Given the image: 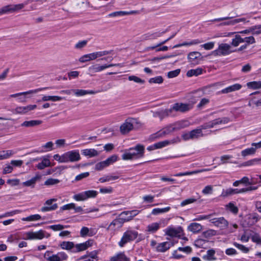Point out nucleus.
I'll use <instances>...</instances> for the list:
<instances>
[{
	"mask_svg": "<svg viewBox=\"0 0 261 261\" xmlns=\"http://www.w3.org/2000/svg\"><path fill=\"white\" fill-rule=\"evenodd\" d=\"M144 146L140 144H137L134 147L130 148L128 152H125L122 155L123 160L139 159L144 156Z\"/></svg>",
	"mask_w": 261,
	"mask_h": 261,
	"instance_id": "f257e3e1",
	"label": "nucleus"
},
{
	"mask_svg": "<svg viewBox=\"0 0 261 261\" xmlns=\"http://www.w3.org/2000/svg\"><path fill=\"white\" fill-rule=\"evenodd\" d=\"M251 239L252 242L257 245H261V237L260 234L251 229L246 230L241 237L243 242H247Z\"/></svg>",
	"mask_w": 261,
	"mask_h": 261,
	"instance_id": "f03ea898",
	"label": "nucleus"
},
{
	"mask_svg": "<svg viewBox=\"0 0 261 261\" xmlns=\"http://www.w3.org/2000/svg\"><path fill=\"white\" fill-rule=\"evenodd\" d=\"M245 42V45L248 46L250 44H253L255 42V40L253 36L249 37H244V35L236 34L234 38L232 39L231 45L233 46L237 47L241 43Z\"/></svg>",
	"mask_w": 261,
	"mask_h": 261,
	"instance_id": "7ed1b4c3",
	"label": "nucleus"
},
{
	"mask_svg": "<svg viewBox=\"0 0 261 261\" xmlns=\"http://www.w3.org/2000/svg\"><path fill=\"white\" fill-rule=\"evenodd\" d=\"M231 45L227 43H221L218 48L212 52V55L214 56H225L234 52L231 50Z\"/></svg>",
	"mask_w": 261,
	"mask_h": 261,
	"instance_id": "20e7f679",
	"label": "nucleus"
},
{
	"mask_svg": "<svg viewBox=\"0 0 261 261\" xmlns=\"http://www.w3.org/2000/svg\"><path fill=\"white\" fill-rule=\"evenodd\" d=\"M229 121L230 119L228 117L219 118L204 123L203 124L200 125L199 127L202 131V129L211 128L217 125L227 123Z\"/></svg>",
	"mask_w": 261,
	"mask_h": 261,
	"instance_id": "39448f33",
	"label": "nucleus"
},
{
	"mask_svg": "<svg viewBox=\"0 0 261 261\" xmlns=\"http://www.w3.org/2000/svg\"><path fill=\"white\" fill-rule=\"evenodd\" d=\"M182 228L181 226H178L177 228L169 227L166 229V235L170 237L172 239L171 245H174L178 243L176 240H177L180 234L182 233Z\"/></svg>",
	"mask_w": 261,
	"mask_h": 261,
	"instance_id": "423d86ee",
	"label": "nucleus"
},
{
	"mask_svg": "<svg viewBox=\"0 0 261 261\" xmlns=\"http://www.w3.org/2000/svg\"><path fill=\"white\" fill-rule=\"evenodd\" d=\"M98 195V192L95 190H88L75 194L73 198L77 201H85L89 198H95Z\"/></svg>",
	"mask_w": 261,
	"mask_h": 261,
	"instance_id": "0eeeda50",
	"label": "nucleus"
},
{
	"mask_svg": "<svg viewBox=\"0 0 261 261\" xmlns=\"http://www.w3.org/2000/svg\"><path fill=\"white\" fill-rule=\"evenodd\" d=\"M194 103H195V101L193 102L192 103L177 102L172 105L170 108V110H171V113L173 111L180 112L182 113L186 112L192 109Z\"/></svg>",
	"mask_w": 261,
	"mask_h": 261,
	"instance_id": "6e6552de",
	"label": "nucleus"
},
{
	"mask_svg": "<svg viewBox=\"0 0 261 261\" xmlns=\"http://www.w3.org/2000/svg\"><path fill=\"white\" fill-rule=\"evenodd\" d=\"M217 234V231L213 229H208L203 231L202 233L201 237L202 238L197 239L195 241L194 245L198 244H205L208 242V239H211L212 237Z\"/></svg>",
	"mask_w": 261,
	"mask_h": 261,
	"instance_id": "1a4fd4ad",
	"label": "nucleus"
},
{
	"mask_svg": "<svg viewBox=\"0 0 261 261\" xmlns=\"http://www.w3.org/2000/svg\"><path fill=\"white\" fill-rule=\"evenodd\" d=\"M138 233L135 230H127L125 232L119 242V245H124L135 240Z\"/></svg>",
	"mask_w": 261,
	"mask_h": 261,
	"instance_id": "9d476101",
	"label": "nucleus"
},
{
	"mask_svg": "<svg viewBox=\"0 0 261 261\" xmlns=\"http://www.w3.org/2000/svg\"><path fill=\"white\" fill-rule=\"evenodd\" d=\"M24 7V5L23 4L9 5L4 6L0 9V15L16 11L23 8Z\"/></svg>",
	"mask_w": 261,
	"mask_h": 261,
	"instance_id": "9b49d317",
	"label": "nucleus"
},
{
	"mask_svg": "<svg viewBox=\"0 0 261 261\" xmlns=\"http://www.w3.org/2000/svg\"><path fill=\"white\" fill-rule=\"evenodd\" d=\"M24 7V5L23 4L9 5L4 6L0 9V15L16 11L23 8Z\"/></svg>",
	"mask_w": 261,
	"mask_h": 261,
	"instance_id": "f8f14e48",
	"label": "nucleus"
},
{
	"mask_svg": "<svg viewBox=\"0 0 261 261\" xmlns=\"http://www.w3.org/2000/svg\"><path fill=\"white\" fill-rule=\"evenodd\" d=\"M57 200V199L56 198L47 200L44 203V205L41 207V211L42 212H46L56 210L58 207V204L57 203H53Z\"/></svg>",
	"mask_w": 261,
	"mask_h": 261,
	"instance_id": "ddd939ff",
	"label": "nucleus"
},
{
	"mask_svg": "<svg viewBox=\"0 0 261 261\" xmlns=\"http://www.w3.org/2000/svg\"><path fill=\"white\" fill-rule=\"evenodd\" d=\"M133 119H127L120 127V131L123 135L128 133L134 128Z\"/></svg>",
	"mask_w": 261,
	"mask_h": 261,
	"instance_id": "4468645a",
	"label": "nucleus"
},
{
	"mask_svg": "<svg viewBox=\"0 0 261 261\" xmlns=\"http://www.w3.org/2000/svg\"><path fill=\"white\" fill-rule=\"evenodd\" d=\"M113 66H119L122 67V65L120 64H105L101 66H99L97 64L92 65L89 68V70L92 72H98L102 71L107 68L113 67Z\"/></svg>",
	"mask_w": 261,
	"mask_h": 261,
	"instance_id": "2eb2a0df",
	"label": "nucleus"
},
{
	"mask_svg": "<svg viewBox=\"0 0 261 261\" xmlns=\"http://www.w3.org/2000/svg\"><path fill=\"white\" fill-rule=\"evenodd\" d=\"M180 141V139L179 137H176L170 140H164L163 141L159 142L154 144V146L155 149L162 148L171 144H174L178 143Z\"/></svg>",
	"mask_w": 261,
	"mask_h": 261,
	"instance_id": "dca6fc26",
	"label": "nucleus"
},
{
	"mask_svg": "<svg viewBox=\"0 0 261 261\" xmlns=\"http://www.w3.org/2000/svg\"><path fill=\"white\" fill-rule=\"evenodd\" d=\"M45 237V231L40 230L38 231H30L26 233V237L29 240H41Z\"/></svg>",
	"mask_w": 261,
	"mask_h": 261,
	"instance_id": "f3484780",
	"label": "nucleus"
},
{
	"mask_svg": "<svg viewBox=\"0 0 261 261\" xmlns=\"http://www.w3.org/2000/svg\"><path fill=\"white\" fill-rule=\"evenodd\" d=\"M125 220L123 218L115 219L110 223L108 229L112 230L118 229L122 226Z\"/></svg>",
	"mask_w": 261,
	"mask_h": 261,
	"instance_id": "a211bd4d",
	"label": "nucleus"
},
{
	"mask_svg": "<svg viewBox=\"0 0 261 261\" xmlns=\"http://www.w3.org/2000/svg\"><path fill=\"white\" fill-rule=\"evenodd\" d=\"M37 108V105H28L25 107H17L13 111L14 113L19 114H25L29 111L34 110Z\"/></svg>",
	"mask_w": 261,
	"mask_h": 261,
	"instance_id": "6ab92c4d",
	"label": "nucleus"
},
{
	"mask_svg": "<svg viewBox=\"0 0 261 261\" xmlns=\"http://www.w3.org/2000/svg\"><path fill=\"white\" fill-rule=\"evenodd\" d=\"M201 56V54L200 52L198 51H192L190 52L188 55V62L191 64L196 65L198 64V60L200 59V58Z\"/></svg>",
	"mask_w": 261,
	"mask_h": 261,
	"instance_id": "aec40b11",
	"label": "nucleus"
},
{
	"mask_svg": "<svg viewBox=\"0 0 261 261\" xmlns=\"http://www.w3.org/2000/svg\"><path fill=\"white\" fill-rule=\"evenodd\" d=\"M211 221L215 226L222 229L228 225V222L223 217L213 218Z\"/></svg>",
	"mask_w": 261,
	"mask_h": 261,
	"instance_id": "412c9836",
	"label": "nucleus"
},
{
	"mask_svg": "<svg viewBox=\"0 0 261 261\" xmlns=\"http://www.w3.org/2000/svg\"><path fill=\"white\" fill-rule=\"evenodd\" d=\"M89 246H63L62 248L71 252H77L85 250Z\"/></svg>",
	"mask_w": 261,
	"mask_h": 261,
	"instance_id": "4be33fe9",
	"label": "nucleus"
},
{
	"mask_svg": "<svg viewBox=\"0 0 261 261\" xmlns=\"http://www.w3.org/2000/svg\"><path fill=\"white\" fill-rule=\"evenodd\" d=\"M242 87V85L240 84H235L222 89L220 92H219V93L223 94L228 93L235 91L239 90L241 89Z\"/></svg>",
	"mask_w": 261,
	"mask_h": 261,
	"instance_id": "5701e85b",
	"label": "nucleus"
},
{
	"mask_svg": "<svg viewBox=\"0 0 261 261\" xmlns=\"http://www.w3.org/2000/svg\"><path fill=\"white\" fill-rule=\"evenodd\" d=\"M47 89H52V88L51 87H44V88H39V89H36L34 90H29L27 92H20V93L12 94L10 95V96L11 97H16L19 96H22V95L24 96L27 94L35 93L38 91H40L41 90Z\"/></svg>",
	"mask_w": 261,
	"mask_h": 261,
	"instance_id": "b1692460",
	"label": "nucleus"
},
{
	"mask_svg": "<svg viewBox=\"0 0 261 261\" xmlns=\"http://www.w3.org/2000/svg\"><path fill=\"white\" fill-rule=\"evenodd\" d=\"M69 160L70 162H74L79 161L81 159L80 154L78 151L72 150L68 151Z\"/></svg>",
	"mask_w": 261,
	"mask_h": 261,
	"instance_id": "393cba45",
	"label": "nucleus"
},
{
	"mask_svg": "<svg viewBox=\"0 0 261 261\" xmlns=\"http://www.w3.org/2000/svg\"><path fill=\"white\" fill-rule=\"evenodd\" d=\"M173 126L175 131L179 130L181 129L187 127L189 126V123L188 121L186 120H182L177 121L173 124H172Z\"/></svg>",
	"mask_w": 261,
	"mask_h": 261,
	"instance_id": "a878e982",
	"label": "nucleus"
},
{
	"mask_svg": "<svg viewBox=\"0 0 261 261\" xmlns=\"http://www.w3.org/2000/svg\"><path fill=\"white\" fill-rule=\"evenodd\" d=\"M202 229V226L200 224L196 222L191 223L188 226V230L194 233L199 232Z\"/></svg>",
	"mask_w": 261,
	"mask_h": 261,
	"instance_id": "bb28decb",
	"label": "nucleus"
},
{
	"mask_svg": "<svg viewBox=\"0 0 261 261\" xmlns=\"http://www.w3.org/2000/svg\"><path fill=\"white\" fill-rule=\"evenodd\" d=\"M202 258L204 260L212 261L216 259L215 257V250L214 249H209L206 251V253L202 256Z\"/></svg>",
	"mask_w": 261,
	"mask_h": 261,
	"instance_id": "cd10ccee",
	"label": "nucleus"
},
{
	"mask_svg": "<svg viewBox=\"0 0 261 261\" xmlns=\"http://www.w3.org/2000/svg\"><path fill=\"white\" fill-rule=\"evenodd\" d=\"M171 114V110L165 109L160 111H157L154 113L153 116L154 117H159L161 120L163 119L164 118L166 117H168Z\"/></svg>",
	"mask_w": 261,
	"mask_h": 261,
	"instance_id": "c85d7f7f",
	"label": "nucleus"
},
{
	"mask_svg": "<svg viewBox=\"0 0 261 261\" xmlns=\"http://www.w3.org/2000/svg\"><path fill=\"white\" fill-rule=\"evenodd\" d=\"M41 176L40 175H36L32 177L31 179L22 182V185L24 187H30L34 188L35 185L37 180H39Z\"/></svg>",
	"mask_w": 261,
	"mask_h": 261,
	"instance_id": "c756f323",
	"label": "nucleus"
},
{
	"mask_svg": "<svg viewBox=\"0 0 261 261\" xmlns=\"http://www.w3.org/2000/svg\"><path fill=\"white\" fill-rule=\"evenodd\" d=\"M139 213L140 211L138 210L124 211L121 213V215H128V216L127 218H123L125 220V222H126L132 220L135 216H137Z\"/></svg>",
	"mask_w": 261,
	"mask_h": 261,
	"instance_id": "7c9ffc66",
	"label": "nucleus"
},
{
	"mask_svg": "<svg viewBox=\"0 0 261 261\" xmlns=\"http://www.w3.org/2000/svg\"><path fill=\"white\" fill-rule=\"evenodd\" d=\"M260 217L258 216V215L256 213H253L252 215H250V216L247 218V225L248 226H252L255 224L259 219Z\"/></svg>",
	"mask_w": 261,
	"mask_h": 261,
	"instance_id": "2f4dec72",
	"label": "nucleus"
},
{
	"mask_svg": "<svg viewBox=\"0 0 261 261\" xmlns=\"http://www.w3.org/2000/svg\"><path fill=\"white\" fill-rule=\"evenodd\" d=\"M136 13V11H116L112 12L109 14V16L112 17H117V16H122L124 15H127L130 14H133Z\"/></svg>",
	"mask_w": 261,
	"mask_h": 261,
	"instance_id": "473e14b6",
	"label": "nucleus"
},
{
	"mask_svg": "<svg viewBox=\"0 0 261 261\" xmlns=\"http://www.w3.org/2000/svg\"><path fill=\"white\" fill-rule=\"evenodd\" d=\"M19 238L18 236L15 234L10 235L7 239V242L10 243H14V244H18V245H26L27 243L24 241H21L20 242H18Z\"/></svg>",
	"mask_w": 261,
	"mask_h": 261,
	"instance_id": "72a5a7b5",
	"label": "nucleus"
},
{
	"mask_svg": "<svg viewBox=\"0 0 261 261\" xmlns=\"http://www.w3.org/2000/svg\"><path fill=\"white\" fill-rule=\"evenodd\" d=\"M42 123V121L39 120H32L30 121H24L21 125L25 127H33L35 126L39 125Z\"/></svg>",
	"mask_w": 261,
	"mask_h": 261,
	"instance_id": "f704fd0d",
	"label": "nucleus"
},
{
	"mask_svg": "<svg viewBox=\"0 0 261 261\" xmlns=\"http://www.w3.org/2000/svg\"><path fill=\"white\" fill-rule=\"evenodd\" d=\"M82 153L85 156H88L90 158L96 156L99 153L95 149H86L82 151Z\"/></svg>",
	"mask_w": 261,
	"mask_h": 261,
	"instance_id": "c9c22d12",
	"label": "nucleus"
},
{
	"mask_svg": "<svg viewBox=\"0 0 261 261\" xmlns=\"http://www.w3.org/2000/svg\"><path fill=\"white\" fill-rule=\"evenodd\" d=\"M72 92L74 93V94L77 96H81L88 94H94L96 93V92L93 90H85L82 89H78L74 90L72 89Z\"/></svg>",
	"mask_w": 261,
	"mask_h": 261,
	"instance_id": "e433bc0d",
	"label": "nucleus"
},
{
	"mask_svg": "<svg viewBox=\"0 0 261 261\" xmlns=\"http://www.w3.org/2000/svg\"><path fill=\"white\" fill-rule=\"evenodd\" d=\"M111 261H130L129 258L127 257L123 253H119L116 255L111 258Z\"/></svg>",
	"mask_w": 261,
	"mask_h": 261,
	"instance_id": "4c0bfd02",
	"label": "nucleus"
},
{
	"mask_svg": "<svg viewBox=\"0 0 261 261\" xmlns=\"http://www.w3.org/2000/svg\"><path fill=\"white\" fill-rule=\"evenodd\" d=\"M259 29H261L260 24L252 26L247 29L238 32L237 34L241 35H244V34L248 35L251 34V32H253L254 30Z\"/></svg>",
	"mask_w": 261,
	"mask_h": 261,
	"instance_id": "58836bf2",
	"label": "nucleus"
},
{
	"mask_svg": "<svg viewBox=\"0 0 261 261\" xmlns=\"http://www.w3.org/2000/svg\"><path fill=\"white\" fill-rule=\"evenodd\" d=\"M202 42V41H200L199 39H194L189 42H184L182 43L177 44L174 45L173 47V48H177V47H181L182 46H188V45L198 44Z\"/></svg>",
	"mask_w": 261,
	"mask_h": 261,
	"instance_id": "ea45409f",
	"label": "nucleus"
},
{
	"mask_svg": "<svg viewBox=\"0 0 261 261\" xmlns=\"http://www.w3.org/2000/svg\"><path fill=\"white\" fill-rule=\"evenodd\" d=\"M192 139H197L199 137H203L204 136L202 133V131L198 127L197 128L193 129L191 131Z\"/></svg>",
	"mask_w": 261,
	"mask_h": 261,
	"instance_id": "a19ab883",
	"label": "nucleus"
},
{
	"mask_svg": "<svg viewBox=\"0 0 261 261\" xmlns=\"http://www.w3.org/2000/svg\"><path fill=\"white\" fill-rule=\"evenodd\" d=\"M65 99L64 97L59 96H44L42 98V100L43 101H46L48 100H51L53 101H60Z\"/></svg>",
	"mask_w": 261,
	"mask_h": 261,
	"instance_id": "79ce46f5",
	"label": "nucleus"
},
{
	"mask_svg": "<svg viewBox=\"0 0 261 261\" xmlns=\"http://www.w3.org/2000/svg\"><path fill=\"white\" fill-rule=\"evenodd\" d=\"M164 136H165V135L163 133V130L162 129L150 135L149 140L151 141H153L156 139L163 138Z\"/></svg>",
	"mask_w": 261,
	"mask_h": 261,
	"instance_id": "37998d69",
	"label": "nucleus"
},
{
	"mask_svg": "<svg viewBox=\"0 0 261 261\" xmlns=\"http://www.w3.org/2000/svg\"><path fill=\"white\" fill-rule=\"evenodd\" d=\"M202 73V69L198 68L195 69H191L187 72V75L188 77H191L193 75L198 76Z\"/></svg>",
	"mask_w": 261,
	"mask_h": 261,
	"instance_id": "c03bdc74",
	"label": "nucleus"
},
{
	"mask_svg": "<svg viewBox=\"0 0 261 261\" xmlns=\"http://www.w3.org/2000/svg\"><path fill=\"white\" fill-rule=\"evenodd\" d=\"M50 166V162L48 159H44L41 163H39L37 165V167L38 169H43L45 167H49Z\"/></svg>",
	"mask_w": 261,
	"mask_h": 261,
	"instance_id": "a18cd8bd",
	"label": "nucleus"
},
{
	"mask_svg": "<svg viewBox=\"0 0 261 261\" xmlns=\"http://www.w3.org/2000/svg\"><path fill=\"white\" fill-rule=\"evenodd\" d=\"M247 86L249 88L252 89H257L261 88L260 81H253L247 83Z\"/></svg>",
	"mask_w": 261,
	"mask_h": 261,
	"instance_id": "49530a36",
	"label": "nucleus"
},
{
	"mask_svg": "<svg viewBox=\"0 0 261 261\" xmlns=\"http://www.w3.org/2000/svg\"><path fill=\"white\" fill-rule=\"evenodd\" d=\"M13 154L12 150H3L0 152V160L8 159Z\"/></svg>",
	"mask_w": 261,
	"mask_h": 261,
	"instance_id": "de8ad7c7",
	"label": "nucleus"
},
{
	"mask_svg": "<svg viewBox=\"0 0 261 261\" xmlns=\"http://www.w3.org/2000/svg\"><path fill=\"white\" fill-rule=\"evenodd\" d=\"M170 210V207L168 206L163 208H155L152 210L151 214L157 215L161 213H164L168 212Z\"/></svg>",
	"mask_w": 261,
	"mask_h": 261,
	"instance_id": "09e8293b",
	"label": "nucleus"
},
{
	"mask_svg": "<svg viewBox=\"0 0 261 261\" xmlns=\"http://www.w3.org/2000/svg\"><path fill=\"white\" fill-rule=\"evenodd\" d=\"M119 178L118 176H112V175H106L102 177L99 179L100 182L103 183L107 181H109L111 180H116Z\"/></svg>",
	"mask_w": 261,
	"mask_h": 261,
	"instance_id": "8fccbe9b",
	"label": "nucleus"
},
{
	"mask_svg": "<svg viewBox=\"0 0 261 261\" xmlns=\"http://www.w3.org/2000/svg\"><path fill=\"white\" fill-rule=\"evenodd\" d=\"M240 184H245L247 186L249 183V178L247 176H244L240 180H236L233 183V186L234 187L238 186Z\"/></svg>",
	"mask_w": 261,
	"mask_h": 261,
	"instance_id": "3c124183",
	"label": "nucleus"
},
{
	"mask_svg": "<svg viewBox=\"0 0 261 261\" xmlns=\"http://www.w3.org/2000/svg\"><path fill=\"white\" fill-rule=\"evenodd\" d=\"M41 219V217L40 215L35 214V215H30L25 218H23L22 219V220L26 221H32L39 220H40Z\"/></svg>",
	"mask_w": 261,
	"mask_h": 261,
	"instance_id": "603ef678",
	"label": "nucleus"
},
{
	"mask_svg": "<svg viewBox=\"0 0 261 261\" xmlns=\"http://www.w3.org/2000/svg\"><path fill=\"white\" fill-rule=\"evenodd\" d=\"M256 151V148L253 147H251L249 148H247L245 150H243L241 152V154L242 156H246L248 155L253 154L255 153Z\"/></svg>",
	"mask_w": 261,
	"mask_h": 261,
	"instance_id": "864d4df0",
	"label": "nucleus"
},
{
	"mask_svg": "<svg viewBox=\"0 0 261 261\" xmlns=\"http://www.w3.org/2000/svg\"><path fill=\"white\" fill-rule=\"evenodd\" d=\"M160 227L159 224L158 223H153L147 226L148 231L154 232L159 229Z\"/></svg>",
	"mask_w": 261,
	"mask_h": 261,
	"instance_id": "5fc2aeb1",
	"label": "nucleus"
},
{
	"mask_svg": "<svg viewBox=\"0 0 261 261\" xmlns=\"http://www.w3.org/2000/svg\"><path fill=\"white\" fill-rule=\"evenodd\" d=\"M226 207L227 209H228L231 213L234 214H238L239 212V209L237 206L234 205V204L232 202H229L227 205Z\"/></svg>",
	"mask_w": 261,
	"mask_h": 261,
	"instance_id": "6e6d98bb",
	"label": "nucleus"
},
{
	"mask_svg": "<svg viewBox=\"0 0 261 261\" xmlns=\"http://www.w3.org/2000/svg\"><path fill=\"white\" fill-rule=\"evenodd\" d=\"M118 156L116 154H113L111 156L109 157L106 160H105L106 163H107V165L108 166L115 162L118 160Z\"/></svg>",
	"mask_w": 261,
	"mask_h": 261,
	"instance_id": "4d7b16f0",
	"label": "nucleus"
},
{
	"mask_svg": "<svg viewBox=\"0 0 261 261\" xmlns=\"http://www.w3.org/2000/svg\"><path fill=\"white\" fill-rule=\"evenodd\" d=\"M163 82V78L161 76H158L149 80V83L161 84Z\"/></svg>",
	"mask_w": 261,
	"mask_h": 261,
	"instance_id": "13d9d810",
	"label": "nucleus"
},
{
	"mask_svg": "<svg viewBox=\"0 0 261 261\" xmlns=\"http://www.w3.org/2000/svg\"><path fill=\"white\" fill-rule=\"evenodd\" d=\"M81 236L84 237L85 236H91L92 234L90 232L89 229L87 227H83L80 231Z\"/></svg>",
	"mask_w": 261,
	"mask_h": 261,
	"instance_id": "bf43d9fd",
	"label": "nucleus"
},
{
	"mask_svg": "<svg viewBox=\"0 0 261 261\" xmlns=\"http://www.w3.org/2000/svg\"><path fill=\"white\" fill-rule=\"evenodd\" d=\"M68 226L67 225H63L61 224H56L49 226L48 227L54 231L61 230L65 228H67Z\"/></svg>",
	"mask_w": 261,
	"mask_h": 261,
	"instance_id": "052dcab7",
	"label": "nucleus"
},
{
	"mask_svg": "<svg viewBox=\"0 0 261 261\" xmlns=\"http://www.w3.org/2000/svg\"><path fill=\"white\" fill-rule=\"evenodd\" d=\"M128 79L129 81H133L137 83H140L142 84L145 83V81L144 80H142L141 79L135 75L129 76Z\"/></svg>",
	"mask_w": 261,
	"mask_h": 261,
	"instance_id": "680f3d73",
	"label": "nucleus"
},
{
	"mask_svg": "<svg viewBox=\"0 0 261 261\" xmlns=\"http://www.w3.org/2000/svg\"><path fill=\"white\" fill-rule=\"evenodd\" d=\"M60 182V180L58 179H54L52 178H50L47 179L44 182V185L46 186H51L54 185H56Z\"/></svg>",
	"mask_w": 261,
	"mask_h": 261,
	"instance_id": "e2e57ef3",
	"label": "nucleus"
},
{
	"mask_svg": "<svg viewBox=\"0 0 261 261\" xmlns=\"http://www.w3.org/2000/svg\"><path fill=\"white\" fill-rule=\"evenodd\" d=\"M232 191V188H229L226 190L223 189L221 194V196L223 197H226L232 195H233Z\"/></svg>",
	"mask_w": 261,
	"mask_h": 261,
	"instance_id": "0e129e2a",
	"label": "nucleus"
},
{
	"mask_svg": "<svg viewBox=\"0 0 261 261\" xmlns=\"http://www.w3.org/2000/svg\"><path fill=\"white\" fill-rule=\"evenodd\" d=\"M108 166L107 165V163H106L105 161L100 162L96 164L95 169L97 171H100L102 170L104 168Z\"/></svg>",
	"mask_w": 261,
	"mask_h": 261,
	"instance_id": "69168bd1",
	"label": "nucleus"
},
{
	"mask_svg": "<svg viewBox=\"0 0 261 261\" xmlns=\"http://www.w3.org/2000/svg\"><path fill=\"white\" fill-rule=\"evenodd\" d=\"M163 133H164L165 136L170 134L172 132H175L172 124L166 126V127L163 128Z\"/></svg>",
	"mask_w": 261,
	"mask_h": 261,
	"instance_id": "338daca9",
	"label": "nucleus"
},
{
	"mask_svg": "<svg viewBox=\"0 0 261 261\" xmlns=\"http://www.w3.org/2000/svg\"><path fill=\"white\" fill-rule=\"evenodd\" d=\"M197 199L194 198H190L187 199H185V200L182 201L180 205L181 206H184L186 205L192 203L195 201H196Z\"/></svg>",
	"mask_w": 261,
	"mask_h": 261,
	"instance_id": "774afa93",
	"label": "nucleus"
}]
</instances>
